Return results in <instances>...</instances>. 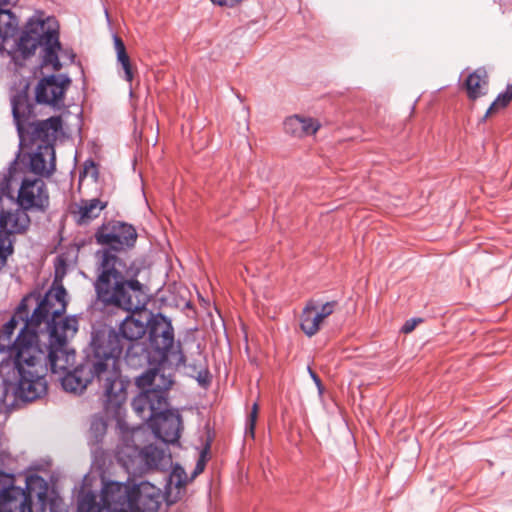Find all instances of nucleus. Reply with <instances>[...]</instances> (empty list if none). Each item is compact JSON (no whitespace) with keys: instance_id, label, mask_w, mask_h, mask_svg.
Returning <instances> with one entry per match:
<instances>
[{"instance_id":"nucleus-1","label":"nucleus","mask_w":512,"mask_h":512,"mask_svg":"<svg viewBox=\"0 0 512 512\" xmlns=\"http://www.w3.org/2000/svg\"><path fill=\"white\" fill-rule=\"evenodd\" d=\"M26 299H23L12 318L0 330V351H8L13 360V369L19 376L15 396L23 401H33L46 393L42 378V350L38 347V335L43 326L26 329L28 317Z\"/></svg>"},{"instance_id":"nucleus-2","label":"nucleus","mask_w":512,"mask_h":512,"mask_svg":"<svg viewBox=\"0 0 512 512\" xmlns=\"http://www.w3.org/2000/svg\"><path fill=\"white\" fill-rule=\"evenodd\" d=\"M62 278L63 275L55 276L52 287L34 309L32 319L26 323V328L43 326L40 334L48 335L47 354L42 351L43 379L48 366L53 374L64 375L75 365V351L68 348L67 341L75 336L78 321L75 317L63 316L67 292L61 284Z\"/></svg>"},{"instance_id":"nucleus-3","label":"nucleus","mask_w":512,"mask_h":512,"mask_svg":"<svg viewBox=\"0 0 512 512\" xmlns=\"http://www.w3.org/2000/svg\"><path fill=\"white\" fill-rule=\"evenodd\" d=\"M93 354L61 377L65 391L80 394L96 377L102 385L105 409L116 412L126 401V384L121 379L118 358L123 352L120 335L110 333L106 339L93 338Z\"/></svg>"},{"instance_id":"nucleus-4","label":"nucleus","mask_w":512,"mask_h":512,"mask_svg":"<svg viewBox=\"0 0 512 512\" xmlns=\"http://www.w3.org/2000/svg\"><path fill=\"white\" fill-rule=\"evenodd\" d=\"M51 21L30 18L19 33V20L10 10L0 9V52H6L15 62L35 54L38 46L44 50L43 63L59 71L62 64L58 58L61 50L57 27Z\"/></svg>"},{"instance_id":"nucleus-5","label":"nucleus","mask_w":512,"mask_h":512,"mask_svg":"<svg viewBox=\"0 0 512 512\" xmlns=\"http://www.w3.org/2000/svg\"><path fill=\"white\" fill-rule=\"evenodd\" d=\"M101 257V262L96 264L97 278L94 283L98 301L126 311L144 308L148 296L145 286L136 279L140 268L133 263H124L108 251Z\"/></svg>"},{"instance_id":"nucleus-6","label":"nucleus","mask_w":512,"mask_h":512,"mask_svg":"<svg viewBox=\"0 0 512 512\" xmlns=\"http://www.w3.org/2000/svg\"><path fill=\"white\" fill-rule=\"evenodd\" d=\"M121 442L117 446L116 456L127 470L143 465L146 469H163L171 463V458L163 449L154 445L140 449L135 439L142 433L140 427L129 429L119 423Z\"/></svg>"},{"instance_id":"nucleus-7","label":"nucleus","mask_w":512,"mask_h":512,"mask_svg":"<svg viewBox=\"0 0 512 512\" xmlns=\"http://www.w3.org/2000/svg\"><path fill=\"white\" fill-rule=\"evenodd\" d=\"M171 374H166L161 367L148 369L136 379L141 389L132 401L134 411L140 417H145L146 410L160 411L167 406V393L173 385Z\"/></svg>"},{"instance_id":"nucleus-8","label":"nucleus","mask_w":512,"mask_h":512,"mask_svg":"<svg viewBox=\"0 0 512 512\" xmlns=\"http://www.w3.org/2000/svg\"><path fill=\"white\" fill-rule=\"evenodd\" d=\"M137 237L136 229L131 224L120 221L102 224L95 232V239L99 245L106 247L96 252L97 262L100 263L102 254L108 251L124 263H131L127 251L135 246Z\"/></svg>"},{"instance_id":"nucleus-9","label":"nucleus","mask_w":512,"mask_h":512,"mask_svg":"<svg viewBox=\"0 0 512 512\" xmlns=\"http://www.w3.org/2000/svg\"><path fill=\"white\" fill-rule=\"evenodd\" d=\"M150 347L159 354L162 361L167 360L171 353L172 360L177 366L186 365V356L181 350L180 345L177 350L171 349L174 344V329L171 321L161 313L153 314L150 312V324L147 330Z\"/></svg>"},{"instance_id":"nucleus-10","label":"nucleus","mask_w":512,"mask_h":512,"mask_svg":"<svg viewBox=\"0 0 512 512\" xmlns=\"http://www.w3.org/2000/svg\"><path fill=\"white\" fill-rule=\"evenodd\" d=\"M26 211L19 205L15 209H6L0 196V269L5 266L7 257L13 253L9 236L24 233L30 225Z\"/></svg>"},{"instance_id":"nucleus-11","label":"nucleus","mask_w":512,"mask_h":512,"mask_svg":"<svg viewBox=\"0 0 512 512\" xmlns=\"http://www.w3.org/2000/svg\"><path fill=\"white\" fill-rule=\"evenodd\" d=\"M155 436L166 443H174L180 438L182 419L178 412L165 409L158 411L146 410L145 417Z\"/></svg>"},{"instance_id":"nucleus-12","label":"nucleus","mask_w":512,"mask_h":512,"mask_svg":"<svg viewBox=\"0 0 512 512\" xmlns=\"http://www.w3.org/2000/svg\"><path fill=\"white\" fill-rule=\"evenodd\" d=\"M14 480L0 471V512H32L30 492L16 487Z\"/></svg>"},{"instance_id":"nucleus-13","label":"nucleus","mask_w":512,"mask_h":512,"mask_svg":"<svg viewBox=\"0 0 512 512\" xmlns=\"http://www.w3.org/2000/svg\"><path fill=\"white\" fill-rule=\"evenodd\" d=\"M62 129L61 116H52L46 120L33 121L19 134L23 145H53Z\"/></svg>"},{"instance_id":"nucleus-14","label":"nucleus","mask_w":512,"mask_h":512,"mask_svg":"<svg viewBox=\"0 0 512 512\" xmlns=\"http://www.w3.org/2000/svg\"><path fill=\"white\" fill-rule=\"evenodd\" d=\"M337 305V301H329L323 304L313 299L307 301L300 315L302 332L308 337L316 335L324 321L333 314Z\"/></svg>"},{"instance_id":"nucleus-15","label":"nucleus","mask_w":512,"mask_h":512,"mask_svg":"<svg viewBox=\"0 0 512 512\" xmlns=\"http://www.w3.org/2000/svg\"><path fill=\"white\" fill-rule=\"evenodd\" d=\"M132 485L120 482L105 483L101 491V502L109 512H131Z\"/></svg>"},{"instance_id":"nucleus-16","label":"nucleus","mask_w":512,"mask_h":512,"mask_svg":"<svg viewBox=\"0 0 512 512\" xmlns=\"http://www.w3.org/2000/svg\"><path fill=\"white\" fill-rule=\"evenodd\" d=\"M18 205L23 209L45 211L49 205V195L43 180L24 179L18 193Z\"/></svg>"},{"instance_id":"nucleus-17","label":"nucleus","mask_w":512,"mask_h":512,"mask_svg":"<svg viewBox=\"0 0 512 512\" xmlns=\"http://www.w3.org/2000/svg\"><path fill=\"white\" fill-rule=\"evenodd\" d=\"M71 80L63 75H51L40 80L36 87V101L56 106L62 102Z\"/></svg>"},{"instance_id":"nucleus-18","label":"nucleus","mask_w":512,"mask_h":512,"mask_svg":"<svg viewBox=\"0 0 512 512\" xmlns=\"http://www.w3.org/2000/svg\"><path fill=\"white\" fill-rule=\"evenodd\" d=\"M132 490L131 512H158L161 497L159 488L148 482H141L132 485Z\"/></svg>"},{"instance_id":"nucleus-19","label":"nucleus","mask_w":512,"mask_h":512,"mask_svg":"<svg viewBox=\"0 0 512 512\" xmlns=\"http://www.w3.org/2000/svg\"><path fill=\"white\" fill-rule=\"evenodd\" d=\"M143 309L133 311L121 323L119 331L124 339L131 342L136 341L147 333L150 324V312Z\"/></svg>"},{"instance_id":"nucleus-20","label":"nucleus","mask_w":512,"mask_h":512,"mask_svg":"<svg viewBox=\"0 0 512 512\" xmlns=\"http://www.w3.org/2000/svg\"><path fill=\"white\" fill-rule=\"evenodd\" d=\"M30 170L42 176H50L55 170V150L53 145H38L30 157Z\"/></svg>"},{"instance_id":"nucleus-21","label":"nucleus","mask_w":512,"mask_h":512,"mask_svg":"<svg viewBox=\"0 0 512 512\" xmlns=\"http://www.w3.org/2000/svg\"><path fill=\"white\" fill-rule=\"evenodd\" d=\"M107 205V201L98 198L81 199L74 205L72 215L78 225H87L98 218Z\"/></svg>"},{"instance_id":"nucleus-22","label":"nucleus","mask_w":512,"mask_h":512,"mask_svg":"<svg viewBox=\"0 0 512 512\" xmlns=\"http://www.w3.org/2000/svg\"><path fill=\"white\" fill-rule=\"evenodd\" d=\"M319 128L320 124L318 121L300 115L290 116L284 122L285 131L298 138L315 134Z\"/></svg>"},{"instance_id":"nucleus-23","label":"nucleus","mask_w":512,"mask_h":512,"mask_svg":"<svg viewBox=\"0 0 512 512\" xmlns=\"http://www.w3.org/2000/svg\"><path fill=\"white\" fill-rule=\"evenodd\" d=\"M12 113L18 134H22L33 116V107L26 96L18 94L12 98Z\"/></svg>"},{"instance_id":"nucleus-24","label":"nucleus","mask_w":512,"mask_h":512,"mask_svg":"<svg viewBox=\"0 0 512 512\" xmlns=\"http://www.w3.org/2000/svg\"><path fill=\"white\" fill-rule=\"evenodd\" d=\"M464 86L467 91V96L470 100H476L477 98L486 94V88L488 86V75L484 69H477L473 73L469 74L465 80Z\"/></svg>"},{"instance_id":"nucleus-25","label":"nucleus","mask_w":512,"mask_h":512,"mask_svg":"<svg viewBox=\"0 0 512 512\" xmlns=\"http://www.w3.org/2000/svg\"><path fill=\"white\" fill-rule=\"evenodd\" d=\"M114 40V48L117 55V61L121 64L123 70H124V78L128 82H132L134 78V70L130 61V57L126 51L125 44L123 40L115 35L113 37Z\"/></svg>"},{"instance_id":"nucleus-26","label":"nucleus","mask_w":512,"mask_h":512,"mask_svg":"<svg viewBox=\"0 0 512 512\" xmlns=\"http://www.w3.org/2000/svg\"><path fill=\"white\" fill-rule=\"evenodd\" d=\"M104 509L96 500V495L92 492L83 493L78 499L77 512H101Z\"/></svg>"},{"instance_id":"nucleus-27","label":"nucleus","mask_w":512,"mask_h":512,"mask_svg":"<svg viewBox=\"0 0 512 512\" xmlns=\"http://www.w3.org/2000/svg\"><path fill=\"white\" fill-rule=\"evenodd\" d=\"M512 100V91L507 86L506 91L500 94L488 108L485 117H489L501 108H505Z\"/></svg>"},{"instance_id":"nucleus-28","label":"nucleus","mask_w":512,"mask_h":512,"mask_svg":"<svg viewBox=\"0 0 512 512\" xmlns=\"http://www.w3.org/2000/svg\"><path fill=\"white\" fill-rule=\"evenodd\" d=\"M107 430V424L101 417H96L92 420L90 425V433L95 442H99L100 439L105 435Z\"/></svg>"},{"instance_id":"nucleus-29","label":"nucleus","mask_w":512,"mask_h":512,"mask_svg":"<svg viewBox=\"0 0 512 512\" xmlns=\"http://www.w3.org/2000/svg\"><path fill=\"white\" fill-rule=\"evenodd\" d=\"M190 366L193 368L196 373V379L201 385H206L210 382L209 372L206 368H204L201 359H195Z\"/></svg>"},{"instance_id":"nucleus-30","label":"nucleus","mask_w":512,"mask_h":512,"mask_svg":"<svg viewBox=\"0 0 512 512\" xmlns=\"http://www.w3.org/2000/svg\"><path fill=\"white\" fill-rule=\"evenodd\" d=\"M187 483V475L183 468L175 467L170 474V484L177 488H183Z\"/></svg>"},{"instance_id":"nucleus-31","label":"nucleus","mask_w":512,"mask_h":512,"mask_svg":"<svg viewBox=\"0 0 512 512\" xmlns=\"http://www.w3.org/2000/svg\"><path fill=\"white\" fill-rule=\"evenodd\" d=\"M258 411H259L258 404L254 403L252 410L248 416L247 431H246L248 434L251 435V437H254V430H255V425H256V421H257V417H258Z\"/></svg>"},{"instance_id":"nucleus-32","label":"nucleus","mask_w":512,"mask_h":512,"mask_svg":"<svg viewBox=\"0 0 512 512\" xmlns=\"http://www.w3.org/2000/svg\"><path fill=\"white\" fill-rule=\"evenodd\" d=\"M210 450V443L207 442L203 450L201 451L200 458L196 465V473H201L204 470L206 462V454Z\"/></svg>"},{"instance_id":"nucleus-33","label":"nucleus","mask_w":512,"mask_h":512,"mask_svg":"<svg viewBox=\"0 0 512 512\" xmlns=\"http://www.w3.org/2000/svg\"><path fill=\"white\" fill-rule=\"evenodd\" d=\"M421 321H422L421 319H410L405 322L401 331L405 334H408V333L412 332L415 329V327L417 326V324Z\"/></svg>"},{"instance_id":"nucleus-34","label":"nucleus","mask_w":512,"mask_h":512,"mask_svg":"<svg viewBox=\"0 0 512 512\" xmlns=\"http://www.w3.org/2000/svg\"><path fill=\"white\" fill-rule=\"evenodd\" d=\"M308 372L311 376V378L313 379V381L315 382L317 388H318V391L319 393L321 394L323 392V385H322V382H321V379L319 378V376L310 368L308 367Z\"/></svg>"},{"instance_id":"nucleus-35","label":"nucleus","mask_w":512,"mask_h":512,"mask_svg":"<svg viewBox=\"0 0 512 512\" xmlns=\"http://www.w3.org/2000/svg\"><path fill=\"white\" fill-rule=\"evenodd\" d=\"M214 4L219 6L234 7L239 4L242 0H211Z\"/></svg>"},{"instance_id":"nucleus-36","label":"nucleus","mask_w":512,"mask_h":512,"mask_svg":"<svg viewBox=\"0 0 512 512\" xmlns=\"http://www.w3.org/2000/svg\"><path fill=\"white\" fill-rule=\"evenodd\" d=\"M135 347H138L140 348L142 351H144V348L138 344L134 345V344H131L128 346L127 348V351H126V357L129 358L131 356V353H132V350L135 348Z\"/></svg>"},{"instance_id":"nucleus-37","label":"nucleus","mask_w":512,"mask_h":512,"mask_svg":"<svg viewBox=\"0 0 512 512\" xmlns=\"http://www.w3.org/2000/svg\"><path fill=\"white\" fill-rule=\"evenodd\" d=\"M10 368H11L10 363H1V365H0V373L2 375H4L6 373V371L9 370Z\"/></svg>"},{"instance_id":"nucleus-38","label":"nucleus","mask_w":512,"mask_h":512,"mask_svg":"<svg viewBox=\"0 0 512 512\" xmlns=\"http://www.w3.org/2000/svg\"><path fill=\"white\" fill-rule=\"evenodd\" d=\"M90 168H91L92 170L96 171V167H95V164H94L93 162H89V164H88V162H86V163H85V173H86V174L89 172V169H90Z\"/></svg>"},{"instance_id":"nucleus-39","label":"nucleus","mask_w":512,"mask_h":512,"mask_svg":"<svg viewBox=\"0 0 512 512\" xmlns=\"http://www.w3.org/2000/svg\"><path fill=\"white\" fill-rule=\"evenodd\" d=\"M71 61H73V59L75 58V55L73 53H71Z\"/></svg>"},{"instance_id":"nucleus-40","label":"nucleus","mask_w":512,"mask_h":512,"mask_svg":"<svg viewBox=\"0 0 512 512\" xmlns=\"http://www.w3.org/2000/svg\"><path fill=\"white\" fill-rule=\"evenodd\" d=\"M4 382H5L6 384H9V383H10V381H9L8 379H6V378H4Z\"/></svg>"}]
</instances>
